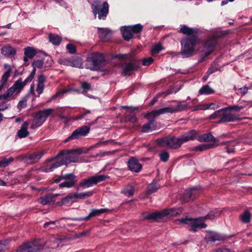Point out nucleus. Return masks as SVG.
<instances>
[{"label":"nucleus","instance_id":"9d476101","mask_svg":"<svg viewBox=\"0 0 252 252\" xmlns=\"http://www.w3.org/2000/svg\"><path fill=\"white\" fill-rule=\"evenodd\" d=\"M108 176L103 175H96L83 179L79 184L78 189H84L96 185L97 183L105 181Z\"/></svg>","mask_w":252,"mask_h":252},{"label":"nucleus","instance_id":"dca6fc26","mask_svg":"<svg viewBox=\"0 0 252 252\" xmlns=\"http://www.w3.org/2000/svg\"><path fill=\"white\" fill-rule=\"evenodd\" d=\"M61 166V164L56 156L55 157L50 159L48 163L41 166L40 170L43 172H50Z\"/></svg>","mask_w":252,"mask_h":252},{"label":"nucleus","instance_id":"69168bd1","mask_svg":"<svg viewBox=\"0 0 252 252\" xmlns=\"http://www.w3.org/2000/svg\"><path fill=\"white\" fill-rule=\"evenodd\" d=\"M32 78H31V76L28 77L23 82H22V79L20 78L18 79L17 80H20L21 83L22 85H23V88L24 86L30 81L32 80Z\"/></svg>","mask_w":252,"mask_h":252},{"label":"nucleus","instance_id":"a878e982","mask_svg":"<svg viewBox=\"0 0 252 252\" xmlns=\"http://www.w3.org/2000/svg\"><path fill=\"white\" fill-rule=\"evenodd\" d=\"M122 107L126 108V112L129 113V115L127 117V120L132 123H135L137 121V119L136 116L132 113V112L137 110V107H127L126 106H123Z\"/></svg>","mask_w":252,"mask_h":252},{"label":"nucleus","instance_id":"39448f33","mask_svg":"<svg viewBox=\"0 0 252 252\" xmlns=\"http://www.w3.org/2000/svg\"><path fill=\"white\" fill-rule=\"evenodd\" d=\"M230 111L228 107L222 108L211 115L210 116V119H215L220 118V120L218 121V123L220 124L239 121L242 120L238 115L232 114Z\"/></svg>","mask_w":252,"mask_h":252},{"label":"nucleus","instance_id":"9b49d317","mask_svg":"<svg viewBox=\"0 0 252 252\" xmlns=\"http://www.w3.org/2000/svg\"><path fill=\"white\" fill-rule=\"evenodd\" d=\"M23 89L20 80H17L12 87L8 89L4 94L0 95V99L9 100L11 98H14L15 95L18 94Z\"/></svg>","mask_w":252,"mask_h":252},{"label":"nucleus","instance_id":"4d7b16f0","mask_svg":"<svg viewBox=\"0 0 252 252\" xmlns=\"http://www.w3.org/2000/svg\"><path fill=\"white\" fill-rule=\"evenodd\" d=\"M154 62V60L151 57H148L142 60V64L144 66H147L151 64Z\"/></svg>","mask_w":252,"mask_h":252},{"label":"nucleus","instance_id":"473e14b6","mask_svg":"<svg viewBox=\"0 0 252 252\" xmlns=\"http://www.w3.org/2000/svg\"><path fill=\"white\" fill-rule=\"evenodd\" d=\"M181 32L186 34L187 36H191L192 35H196V30L188 27L187 26H183L180 30Z\"/></svg>","mask_w":252,"mask_h":252},{"label":"nucleus","instance_id":"4c0bfd02","mask_svg":"<svg viewBox=\"0 0 252 252\" xmlns=\"http://www.w3.org/2000/svg\"><path fill=\"white\" fill-rule=\"evenodd\" d=\"M49 39L53 44L58 45L60 44L62 38L57 34L50 33L49 34Z\"/></svg>","mask_w":252,"mask_h":252},{"label":"nucleus","instance_id":"393cba45","mask_svg":"<svg viewBox=\"0 0 252 252\" xmlns=\"http://www.w3.org/2000/svg\"><path fill=\"white\" fill-rule=\"evenodd\" d=\"M195 189H192L189 190H187L182 197V200L184 202H188L193 200L195 198Z\"/></svg>","mask_w":252,"mask_h":252},{"label":"nucleus","instance_id":"e2e57ef3","mask_svg":"<svg viewBox=\"0 0 252 252\" xmlns=\"http://www.w3.org/2000/svg\"><path fill=\"white\" fill-rule=\"evenodd\" d=\"M238 90L239 91V93L241 94L244 95L247 93L248 91V88L246 86H244L242 88H239Z\"/></svg>","mask_w":252,"mask_h":252},{"label":"nucleus","instance_id":"3c124183","mask_svg":"<svg viewBox=\"0 0 252 252\" xmlns=\"http://www.w3.org/2000/svg\"><path fill=\"white\" fill-rule=\"evenodd\" d=\"M129 26L131 27V29L132 30L133 33H138L140 32L143 29V26L139 24Z\"/></svg>","mask_w":252,"mask_h":252},{"label":"nucleus","instance_id":"1a4fd4ad","mask_svg":"<svg viewBox=\"0 0 252 252\" xmlns=\"http://www.w3.org/2000/svg\"><path fill=\"white\" fill-rule=\"evenodd\" d=\"M204 221V220L202 217L194 219L183 218L176 220L178 224L181 223L189 225L191 227L190 230L193 232H196L197 228H206L207 225Z\"/></svg>","mask_w":252,"mask_h":252},{"label":"nucleus","instance_id":"c9c22d12","mask_svg":"<svg viewBox=\"0 0 252 252\" xmlns=\"http://www.w3.org/2000/svg\"><path fill=\"white\" fill-rule=\"evenodd\" d=\"M251 215L250 212L246 210L244 212L241 214L239 216L240 220L245 223H247L250 222Z\"/></svg>","mask_w":252,"mask_h":252},{"label":"nucleus","instance_id":"79ce46f5","mask_svg":"<svg viewBox=\"0 0 252 252\" xmlns=\"http://www.w3.org/2000/svg\"><path fill=\"white\" fill-rule=\"evenodd\" d=\"M221 145H226V146L225 147L226 152L228 153H233L234 151V146L235 144V142L234 141H227L226 142H223L220 144Z\"/></svg>","mask_w":252,"mask_h":252},{"label":"nucleus","instance_id":"6ab92c4d","mask_svg":"<svg viewBox=\"0 0 252 252\" xmlns=\"http://www.w3.org/2000/svg\"><path fill=\"white\" fill-rule=\"evenodd\" d=\"M58 195V194H48L41 196L38 200L40 203L43 205L52 204L55 203V198Z\"/></svg>","mask_w":252,"mask_h":252},{"label":"nucleus","instance_id":"20e7f679","mask_svg":"<svg viewBox=\"0 0 252 252\" xmlns=\"http://www.w3.org/2000/svg\"><path fill=\"white\" fill-rule=\"evenodd\" d=\"M83 153L81 149H76L61 151L57 155L62 165H67L71 162H76L78 160V156Z\"/></svg>","mask_w":252,"mask_h":252},{"label":"nucleus","instance_id":"7c9ffc66","mask_svg":"<svg viewBox=\"0 0 252 252\" xmlns=\"http://www.w3.org/2000/svg\"><path fill=\"white\" fill-rule=\"evenodd\" d=\"M211 105H214V103L199 104L191 107V110L192 111H195L198 110H205L209 109H215L214 107H211Z\"/></svg>","mask_w":252,"mask_h":252},{"label":"nucleus","instance_id":"aec40b11","mask_svg":"<svg viewBox=\"0 0 252 252\" xmlns=\"http://www.w3.org/2000/svg\"><path fill=\"white\" fill-rule=\"evenodd\" d=\"M107 211V209L102 208L100 209H93L90 214L86 217L79 218L74 219L73 220L78 221L87 220L92 217L98 216L101 214L106 212Z\"/></svg>","mask_w":252,"mask_h":252},{"label":"nucleus","instance_id":"13d9d810","mask_svg":"<svg viewBox=\"0 0 252 252\" xmlns=\"http://www.w3.org/2000/svg\"><path fill=\"white\" fill-rule=\"evenodd\" d=\"M70 65L73 67H81L82 63L79 59H76L72 61L70 63Z\"/></svg>","mask_w":252,"mask_h":252},{"label":"nucleus","instance_id":"0eeeda50","mask_svg":"<svg viewBox=\"0 0 252 252\" xmlns=\"http://www.w3.org/2000/svg\"><path fill=\"white\" fill-rule=\"evenodd\" d=\"M92 12L95 17L99 20H105L109 12V5L107 2L104 1L102 3L100 1L94 0L92 4Z\"/></svg>","mask_w":252,"mask_h":252},{"label":"nucleus","instance_id":"ea45409f","mask_svg":"<svg viewBox=\"0 0 252 252\" xmlns=\"http://www.w3.org/2000/svg\"><path fill=\"white\" fill-rule=\"evenodd\" d=\"M36 50L32 47H27L25 49L24 54L30 59H32L36 55Z\"/></svg>","mask_w":252,"mask_h":252},{"label":"nucleus","instance_id":"49530a36","mask_svg":"<svg viewBox=\"0 0 252 252\" xmlns=\"http://www.w3.org/2000/svg\"><path fill=\"white\" fill-rule=\"evenodd\" d=\"M160 112V111L159 109L151 111L149 113H148L145 115V117L146 118H155L156 117H157V116L161 115V113Z\"/></svg>","mask_w":252,"mask_h":252},{"label":"nucleus","instance_id":"f257e3e1","mask_svg":"<svg viewBox=\"0 0 252 252\" xmlns=\"http://www.w3.org/2000/svg\"><path fill=\"white\" fill-rule=\"evenodd\" d=\"M197 135L196 131L192 130L179 137L169 136L158 139L157 141L162 146H167L170 148L176 149L179 148L183 144L194 140L196 139Z\"/></svg>","mask_w":252,"mask_h":252},{"label":"nucleus","instance_id":"7ed1b4c3","mask_svg":"<svg viewBox=\"0 0 252 252\" xmlns=\"http://www.w3.org/2000/svg\"><path fill=\"white\" fill-rule=\"evenodd\" d=\"M106 60L103 54L94 52L90 54L86 59V68L91 70H103Z\"/></svg>","mask_w":252,"mask_h":252},{"label":"nucleus","instance_id":"423d86ee","mask_svg":"<svg viewBox=\"0 0 252 252\" xmlns=\"http://www.w3.org/2000/svg\"><path fill=\"white\" fill-rule=\"evenodd\" d=\"M179 214V212L178 210L174 208H170L159 212L153 213L145 212L142 214V217L143 219L144 220L156 221L167 216H175L178 215Z\"/></svg>","mask_w":252,"mask_h":252},{"label":"nucleus","instance_id":"f704fd0d","mask_svg":"<svg viewBox=\"0 0 252 252\" xmlns=\"http://www.w3.org/2000/svg\"><path fill=\"white\" fill-rule=\"evenodd\" d=\"M1 53L5 56H10L16 53V50L11 46H5L1 48Z\"/></svg>","mask_w":252,"mask_h":252},{"label":"nucleus","instance_id":"338daca9","mask_svg":"<svg viewBox=\"0 0 252 252\" xmlns=\"http://www.w3.org/2000/svg\"><path fill=\"white\" fill-rule=\"evenodd\" d=\"M76 201L78 199H83L85 198L84 192L79 193H74Z\"/></svg>","mask_w":252,"mask_h":252},{"label":"nucleus","instance_id":"c85d7f7f","mask_svg":"<svg viewBox=\"0 0 252 252\" xmlns=\"http://www.w3.org/2000/svg\"><path fill=\"white\" fill-rule=\"evenodd\" d=\"M156 124L154 120H151L147 123L145 124L142 128L143 132H149L153 130L156 129Z\"/></svg>","mask_w":252,"mask_h":252},{"label":"nucleus","instance_id":"603ef678","mask_svg":"<svg viewBox=\"0 0 252 252\" xmlns=\"http://www.w3.org/2000/svg\"><path fill=\"white\" fill-rule=\"evenodd\" d=\"M159 156L161 161L166 162L169 159V155L167 152L163 151L159 155Z\"/></svg>","mask_w":252,"mask_h":252},{"label":"nucleus","instance_id":"a211bd4d","mask_svg":"<svg viewBox=\"0 0 252 252\" xmlns=\"http://www.w3.org/2000/svg\"><path fill=\"white\" fill-rule=\"evenodd\" d=\"M139 67V63L136 62L125 63L122 66V73L124 75H129L132 71L136 70Z\"/></svg>","mask_w":252,"mask_h":252},{"label":"nucleus","instance_id":"864d4df0","mask_svg":"<svg viewBox=\"0 0 252 252\" xmlns=\"http://www.w3.org/2000/svg\"><path fill=\"white\" fill-rule=\"evenodd\" d=\"M43 65V62L42 60H38L36 61H34L32 63V65L33 68H41Z\"/></svg>","mask_w":252,"mask_h":252},{"label":"nucleus","instance_id":"5701e85b","mask_svg":"<svg viewBox=\"0 0 252 252\" xmlns=\"http://www.w3.org/2000/svg\"><path fill=\"white\" fill-rule=\"evenodd\" d=\"M45 153L44 151H42L27 156L25 160L28 163H31L37 161Z\"/></svg>","mask_w":252,"mask_h":252},{"label":"nucleus","instance_id":"8fccbe9b","mask_svg":"<svg viewBox=\"0 0 252 252\" xmlns=\"http://www.w3.org/2000/svg\"><path fill=\"white\" fill-rule=\"evenodd\" d=\"M247 105H233L231 106L228 107V108L230 110H233L235 112H238L240 111L241 110L244 109L245 107L247 106Z\"/></svg>","mask_w":252,"mask_h":252},{"label":"nucleus","instance_id":"72a5a7b5","mask_svg":"<svg viewBox=\"0 0 252 252\" xmlns=\"http://www.w3.org/2000/svg\"><path fill=\"white\" fill-rule=\"evenodd\" d=\"M80 89L82 90V94L87 95L88 97H89L90 98L94 97L92 95H89L86 94L88 92V91L92 90L90 84L88 83L87 82H83L81 84Z\"/></svg>","mask_w":252,"mask_h":252},{"label":"nucleus","instance_id":"cd10ccee","mask_svg":"<svg viewBox=\"0 0 252 252\" xmlns=\"http://www.w3.org/2000/svg\"><path fill=\"white\" fill-rule=\"evenodd\" d=\"M29 123L25 122L21 126L20 129L17 132V135L20 138H25L29 134V132L27 130Z\"/></svg>","mask_w":252,"mask_h":252},{"label":"nucleus","instance_id":"de8ad7c7","mask_svg":"<svg viewBox=\"0 0 252 252\" xmlns=\"http://www.w3.org/2000/svg\"><path fill=\"white\" fill-rule=\"evenodd\" d=\"M71 91V90H64L60 92H57L56 94L53 95L51 99L48 101L50 102L51 100L55 99L58 97H61L64 94Z\"/></svg>","mask_w":252,"mask_h":252},{"label":"nucleus","instance_id":"412c9836","mask_svg":"<svg viewBox=\"0 0 252 252\" xmlns=\"http://www.w3.org/2000/svg\"><path fill=\"white\" fill-rule=\"evenodd\" d=\"M205 238L208 242H215L224 240L225 236L217 232H211L208 233Z\"/></svg>","mask_w":252,"mask_h":252},{"label":"nucleus","instance_id":"4be33fe9","mask_svg":"<svg viewBox=\"0 0 252 252\" xmlns=\"http://www.w3.org/2000/svg\"><path fill=\"white\" fill-rule=\"evenodd\" d=\"M129 169L132 172H139L142 168L141 164L135 158H131L128 161Z\"/></svg>","mask_w":252,"mask_h":252},{"label":"nucleus","instance_id":"f3484780","mask_svg":"<svg viewBox=\"0 0 252 252\" xmlns=\"http://www.w3.org/2000/svg\"><path fill=\"white\" fill-rule=\"evenodd\" d=\"M62 179L64 180L59 185L61 188H71L73 187L76 183V176L73 173H68L62 175Z\"/></svg>","mask_w":252,"mask_h":252},{"label":"nucleus","instance_id":"c03bdc74","mask_svg":"<svg viewBox=\"0 0 252 252\" xmlns=\"http://www.w3.org/2000/svg\"><path fill=\"white\" fill-rule=\"evenodd\" d=\"M220 213V211H211L205 217H202L204 220L206 219L213 220L215 217L219 216Z\"/></svg>","mask_w":252,"mask_h":252},{"label":"nucleus","instance_id":"2f4dec72","mask_svg":"<svg viewBox=\"0 0 252 252\" xmlns=\"http://www.w3.org/2000/svg\"><path fill=\"white\" fill-rule=\"evenodd\" d=\"M217 146H218V144H216V143L203 144L194 147L193 150L196 151H203L208 149L216 147Z\"/></svg>","mask_w":252,"mask_h":252},{"label":"nucleus","instance_id":"0e129e2a","mask_svg":"<svg viewBox=\"0 0 252 252\" xmlns=\"http://www.w3.org/2000/svg\"><path fill=\"white\" fill-rule=\"evenodd\" d=\"M44 88V85L37 84L36 91L39 94H41L42 93Z\"/></svg>","mask_w":252,"mask_h":252},{"label":"nucleus","instance_id":"f8f14e48","mask_svg":"<svg viewBox=\"0 0 252 252\" xmlns=\"http://www.w3.org/2000/svg\"><path fill=\"white\" fill-rule=\"evenodd\" d=\"M43 246L38 241H33L25 243L17 250V252H40Z\"/></svg>","mask_w":252,"mask_h":252},{"label":"nucleus","instance_id":"6e6d98bb","mask_svg":"<svg viewBox=\"0 0 252 252\" xmlns=\"http://www.w3.org/2000/svg\"><path fill=\"white\" fill-rule=\"evenodd\" d=\"M162 49V47L160 44H157L155 45L152 49V54H158Z\"/></svg>","mask_w":252,"mask_h":252},{"label":"nucleus","instance_id":"e433bc0d","mask_svg":"<svg viewBox=\"0 0 252 252\" xmlns=\"http://www.w3.org/2000/svg\"><path fill=\"white\" fill-rule=\"evenodd\" d=\"M214 90L211 88L209 85H206L203 86L199 91L198 93L200 94H211L214 93Z\"/></svg>","mask_w":252,"mask_h":252},{"label":"nucleus","instance_id":"2eb2a0df","mask_svg":"<svg viewBox=\"0 0 252 252\" xmlns=\"http://www.w3.org/2000/svg\"><path fill=\"white\" fill-rule=\"evenodd\" d=\"M90 130V127L86 126L78 127L73 131L70 136L64 140V142H67L72 139H78L82 136H85L89 132Z\"/></svg>","mask_w":252,"mask_h":252},{"label":"nucleus","instance_id":"37998d69","mask_svg":"<svg viewBox=\"0 0 252 252\" xmlns=\"http://www.w3.org/2000/svg\"><path fill=\"white\" fill-rule=\"evenodd\" d=\"M160 187L157 183H152L150 184L147 189L149 193H152L157 191Z\"/></svg>","mask_w":252,"mask_h":252},{"label":"nucleus","instance_id":"bb28decb","mask_svg":"<svg viewBox=\"0 0 252 252\" xmlns=\"http://www.w3.org/2000/svg\"><path fill=\"white\" fill-rule=\"evenodd\" d=\"M121 32H122L123 37L126 40H129L133 36L131 27L129 26L122 27Z\"/></svg>","mask_w":252,"mask_h":252},{"label":"nucleus","instance_id":"bf43d9fd","mask_svg":"<svg viewBox=\"0 0 252 252\" xmlns=\"http://www.w3.org/2000/svg\"><path fill=\"white\" fill-rule=\"evenodd\" d=\"M27 106V99L26 98H23L22 100L20 101L17 105L18 109H21L26 107Z\"/></svg>","mask_w":252,"mask_h":252},{"label":"nucleus","instance_id":"a18cd8bd","mask_svg":"<svg viewBox=\"0 0 252 252\" xmlns=\"http://www.w3.org/2000/svg\"><path fill=\"white\" fill-rule=\"evenodd\" d=\"M13 160V158H4L0 161V167H4L8 166Z\"/></svg>","mask_w":252,"mask_h":252},{"label":"nucleus","instance_id":"5fc2aeb1","mask_svg":"<svg viewBox=\"0 0 252 252\" xmlns=\"http://www.w3.org/2000/svg\"><path fill=\"white\" fill-rule=\"evenodd\" d=\"M10 74L11 73H10L5 72L3 74L1 79L0 81V84L4 86L6 82L7 81V80L9 77Z\"/></svg>","mask_w":252,"mask_h":252},{"label":"nucleus","instance_id":"09e8293b","mask_svg":"<svg viewBox=\"0 0 252 252\" xmlns=\"http://www.w3.org/2000/svg\"><path fill=\"white\" fill-rule=\"evenodd\" d=\"M58 222V220L56 221H50L46 222L44 224V227L45 228L54 229L57 226H55L56 224Z\"/></svg>","mask_w":252,"mask_h":252},{"label":"nucleus","instance_id":"774afa93","mask_svg":"<svg viewBox=\"0 0 252 252\" xmlns=\"http://www.w3.org/2000/svg\"><path fill=\"white\" fill-rule=\"evenodd\" d=\"M216 252H233L231 250L226 248H221L217 249Z\"/></svg>","mask_w":252,"mask_h":252},{"label":"nucleus","instance_id":"680f3d73","mask_svg":"<svg viewBox=\"0 0 252 252\" xmlns=\"http://www.w3.org/2000/svg\"><path fill=\"white\" fill-rule=\"evenodd\" d=\"M9 241L10 240L7 239L0 242V252L5 249L6 245L8 244Z\"/></svg>","mask_w":252,"mask_h":252},{"label":"nucleus","instance_id":"58836bf2","mask_svg":"<svg viewBox=\"0 0 252 252\" xmlns=\"http://www.w3.org/2000/svg\"><path fill=\"white\" fill-rule=\"evenodd\" d=\"M134 192V187L131 185H127L122 190V193L127 197H131Z\"/></svg>","mask_w":252,"mask_h":252},{"label":"nucleus","instance_id":"4468645a","mask_svg":"<svg viewBox=\"0 0 252 252\" xmlns=\"http://www.w3.org/2000/svg\"><path fill=\"white\" fill-rule=\"evenodd\" d=\"M217 43V38L215 36H213L207 40L203 44L202 55L204 58L209 55L214 51V47Z\"/></svg>","mask_w":252,"mask_h":252},{"label":"nucleus","instance_id":"b1692460","mask_svg":"<svg viewBox=\"0 0 252 252\" xmlns=\"http://www.w3.org/2000/svg\"><path fill=\"white\" fill-rule=\"evenodd\" d=\"M98 34L100 39L103 41L108 40L111 35V31L108 29L98 28Z\"/></svg>","mask_w":252,"mask_h":252},{"label":"nucleus","instance_id":"f03ea898","mask_svg":"<svg viewBox=\"0 0 252 252\" xmlns=\"http://www.w3.org/2000/svg\"><path fill=\"white\" fill-rule=\"evenodd\" d=\"M200 42L196 35L186 36L181 41L182 49L181 54L184 58H189L193 55L195 45Z\"/></svg>","mask_w":252,"mask_h":252},{"label":"nucleus","instance_id":"ddd939ff","mask_svg":"<svg viewBox=\"0 0 252 252\" xmlns=\"http://www.w3.org/2000/svg\"><path fill=\"white\" fill-rule=\"evenodd\" d=\"M188 106V103L186 101H179L175 105H170L168 107L160 109V112L161 114L165 113H176L178 112L182 111L187 109Z\"/></svg>","mask_w":252,"mask_h":252},{"label":"nucleus","instance_id":"a19ab883","mask_svg":"<svg viewBox=\"0 0 252 252\" xmlns=\"http://www.w3.org/2000/svg\"><path fill=\"white\" fill-rule=\"evenodd\" d=\"M63 204H67L76 202L74 193L70 194L61 199Z\"/></svg>","mask_w":252,"mask_h":252},{"label":"nucleus","instance_id":"052dcab7","mask_svg":"<svg viewBox=\"0 0 252 252\" xmlns=\"http://www.w3.org/2000/svg\"><path fill=\"white\" fill-rule=\"evenodd\" d=\"M66 48L68 52L71 54H74L76 52L75 46L72 44H68L66 45Z\"/></svg>","mask_w":252,"mask_h":252},{"label":"nucleus","instance_id":"c756f323","mask_svg":"<svg viewBox=\"0 0 252 252\" xmlns=\"http://www.w3.org/2000/svg\"><path fill=\"white\" fill-rule=\"evenodd\" d=\"M197 135L196 137L200 142H209V141H215L216 138L211 134L206 133L202 135H199L197 132Z\"/></svg>","mask_w":252,"mask_h":252},{"label":"nucleus","instance_id":"6e6552de","mask_svg":"<svg viewBox=\"0 0 252 252\" xmlns=\"http://www.w3.org/2000/svg\"><path fill=\"white\" fill-rule=\"evenodd\" d=\"M53 111V109L48 108L37 112L34 115L31 128L35 129L41 126Z\"/></svg>","mask_w":252,"mask_h":252}]
</instances>
